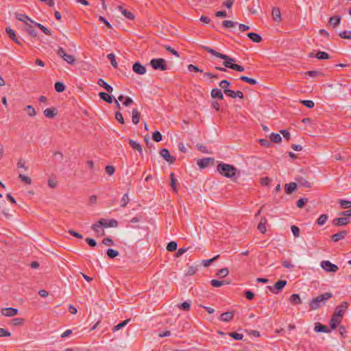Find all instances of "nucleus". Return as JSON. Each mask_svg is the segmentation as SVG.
I'll list each match as a JSON object with an SVG mask.
<instances>
[{
	"label": "nucleus",
	"mask_w": 351,
	"mask_h": 351,
	"mask_svg": "<svg viewBox=\"0 0 351 351\" xmlns=\"http://www.w3.org/2000/svg\"><path fill=\"white\" fill-rule=\"evenodd\" d=\"M341 317L333 315L330 320V326L332 329H335L337 325L340 323Z\"/></svg>",
	"instance_id": "nucleus-24"
},
{
	"label": "nucleus",
	"mask_w": 351,
	"mask_h": 351,
	"mask_svg": "<svg viewBox=\"0 0 351 351\" xmlns=\"http://www.w3.org/2000/svg\"><path fill=\"white\" fill-rule=\"evenodd\" d=\"M19 178L27 184H30L32 182L30 178L23 174H19Z\"/></svg>",
	"instance_id": "nucleus-58"
},
{
	"label": "nucleus",
	"mask_w": 351,
	"mask_h": 351,
	"mask_svg": "<svg viewBox=\"0 0 351 351\" xmlns=\"http://www.w3.org/2000/svg\"><path fill=\"white\" fill-rule=\"evenodd\" d=\"M24 322L23 318H15L11 321V324L15 326H21Z\"/></svg>",
	"instance_id": "nucleus-46"
},
{
	"label": "nucleus",
	"mask_w": 351,
	"mask_h": 351,
	"mask_svg": "<svg viewBox=\"0 0 351 351\" xmlns=\"http://www.w3.org/2000/svg\"><path fill=\"white\" fill-rule=\"evenodd\" d=\"M349 223V220L344 216L342 217L337 218L335 220V224L336 226H344Z\"/></svg>",
	"instance_id": "nucleus-23"
},
{
	"label": "nucleus",
	"mask_w": 351,
	"mask_h": 351,
	"mask_svg": "<svg viewBox=\"0 0 351 351\" xmlns=\"http://www.w3.org/2000/svg\"><path fill=\"white\" fill-rule=\"evenodd\" d=\"M57 53L60 56L65 62L69 64H72L75 61V58L72 55L68 54L62 48H59L57 51Z\"/></svg>",
	"instance_id": "nucleus-5"
},
{
	"label": "nucleus",
	"mask_w": 351,
	"mask_h": 351,
	"mask_svg": "<svg viewBox=\"0 0 351 351\" xmlns=\"http://www.w3.org/2000/svg\"><path fill=\"white\" fill-rule=\"evenodd\" d=\"M270 139L274 143H279L281 141V136L279 134L271 133L270 135Z\"/></svg>",
	"instance_id": "nucleus-40"
},
{
	"label": "nucleus",
	"mask_w": 351,
	"mask_h": 351,
	"mask_svg": "<svg viewBox=\"0 0 351 351\" xmlns=\"http://www.w3.org/2000/svg\"><path fill=\"white\" fill-rule=\"evenodd\" d=\"M300 102L308 108H312L314 107V102L311 100H302Z\"/></svg>",
	"instance_id": "nucleus-59"
},
{
	"label": "nucleus",
	"mask_w": 351,
	"mask_h": 351,
	"mask_svg": "<svg viewBox=\"0 0 351 351\" xmlns=\"http://www.w3.org/2000/svg\"><path fill=\"white\" fill-rule=\"evenodd\" d=\"M8 35L9 36V37L12 40H14L16 44L18 45H21V42L18 40V38H16V36L15 34V32L12 29V28H10V27H7L6 29H5Z\"/></svg>",
	"instance_id": "nucleus-15"
},
{
	"label": "nucleus",
	"mask_w": 351,
	"mask_h": 351,
	"mask_svg": "<svg viewBox=\"0 0 351 351\" xmlns=\"http://www.w3.org/2000/svg\"><path fill=\"white\" fill-rule=\"evenodd\" d=\"M100 98H101L104 101L111 104L112 102V99L111 96H110L108 93L101 92L99 94Z\"/></svg>",
	"instance_id": "nucleus-35"
},
{
	"label": "nucleus",
	"mask_w": 351,
	"mask_h": 351,
	"mask_svg": "<svg viewBox=\"0 0 351 351\" xmlns=\"http://www.w3.org/2000/svg\"><path fill=\"white\" fill-rule=\"evenodd\" d=\"M97 84L99 86H103L108 93H112L113 91L112 87L108 84L103 79H99L97 81Z\"/></svg>",
	"instance_id": "nucleus-17"
},
{
	"label": "nucleus",
	"mask_w": 351,
	"mask_h": 351,
	"mask_svg": "<svg viewBox=\"0 0 351 351\" xmlns=\"http://www.w3.org/2000/svg\"><path fill=\"white\" fill-rule=\"evenodd\" d=\"M332 295L330 293H325L315 298H313L309 305L313 310H317L324 306L326 302L332 298Z\"/></svg>",
	"instance_id": "nucleus-1"
},
{
	"label": "nucleus",
	"mask_w": 351,
	"mask_h": 351,
	"mask_svg": "<svg viewBox=\"0 0 351 351\" xmlns=\"http://www.w3.org/2000/svg\"><path fill=\"white\" fill-rule=\"evenodd\" d=\"M160 155L169 163H173L175 160L174 158L170 155L169 152L166 149H162L161 150Z\"/></svg>",
	"instance_id": "nucleus-13"
},
{
	"label": "nucleus",
	"mask_w": 351,
	"mask_h": 351,
	"mask_svg": "<svg viewBox=\"0 0 351 351\" xmlns=\"http://www.w3.org/2000/svg\"><path fill=\"white\" fill-rule=\"evenodd\" d=\"M25 111L27 114L30 117H34L36 115V111L32 106L28 105L25 108Z\"/></svg>",
	"instance_id": "nucleus-39"
},
{
	"label": "nucleus",
	"mask_w": 351,
	"mask_h": 351,
	"mask_svg": "<svg viewBox=\"0 0 351 351\" xmlns=\"http://www.w3.org/2000/svg\"><path fill=\"white\" fill-rule=\"evenodd\" d=\"M104 227L101 224L99 223V221L97 223L93 224L91 226V229L97 234L98 236H104L105 234V232L104 230Z\"/></svg>",
	"instance_id": "nucleus-11"
},
{
	"label": "nucleus",
	"mask_w": 351,
	"mask_h": 351,
	"mask_svg": "<svg viewBox=\"0 0 351 351\" xmlns=\"http://www.w3.org/2000/svg\"><path fill=\"white\" fill-rule=\"evenodd\" d=\"M315 331L317 332H328L329 330L326 326L322 325L319 323H316L315 326Z\"/></svg>",
	"instance_id": "nucleus-19"
},
{
	"label": "nucleus",
	"mask_w": 351,
	"mask_h": 351,
	"mask_svg": "<svg viewBox=\"0 0 351 351\" xmlns=\"http://www.w3.org/2000/svg\"><path fill=\"white\" fill-rule=\"evenodd\" d=\"M118 9L121 11V14L126 18L131 19V20L134 19V16L133 14L131 13L130 11H128V10L123 9L121 6L118 7Z\"/></svg>",
	"instance_id": "nucleus-32"
},
{
	"label": "nucleus",
	"mask_w": 351,
	"mask_h": 351,
	"mask_svg": "<svg viewBox=\"0 0 351 351\" xmlns=\"http://www.w3.org/2000/svg\"><path fill=\"white\" fill-rule=\"evenodd\" d=\"M55 89L58 93H62L64 90L65 86L62 82H56L55 84Z\"/></svg>",
	"instance_id": "nucleus-50"
},
{
	"label": "nucleus",
	"mask_w": 351,
	"mask_h": 351,
	"mask_svg": "<svg viewBox=\"0 0 351 351\" xmlns=\"http://www.w3.org/2000/svg\"><path fill=\"white\" fill-rule=\"evenodd\" d=\"M226 95L232 98H236V97H239L241 99L243 98V93L240 90L234 92V90H230V89H226Z\"/></svg>",
	"instance_id": "nucleus-14"
},
{
	"label": "nucleus",
	"mask_w": 351,
	"mask_h": 351,
	"mask_svg": "<svg viewBox=\"0 0 351 351\" xmlns=\"http://www.w3.org/2000/svg\"><path fill=\"white\" fill-rule=\"evenodd\" d=\"M266 223H267L266 218L262 217L260 223L258 225V229L261 233H265L266 232Z\"/></svg>",
	"instance_id": "nucleus-21"
},
{
	"label": "nucleus",
	"mask_w": 351,
	"mask_h": 351,
	"mask_svg": "<svg viewBox=\"0 0 351 351\" xmlns=\"http://www.w3.org/2000/svg\"><path fill=\"white\" fill-rule=\"evenodd\" d=\"M237 24V22H234L232 21L226 20V21H223V25L226 28L234 27V26H236Z\"/></svg>",
	"instance_id": "nucleus-44"
},
{
	"label": "nucleus",
	"mask_w": 351,
	"mask_h": 351,
	"mask_svg": "<svg viewBox=\"0 0 351 351\" xmlns=\"http://www.w3.org/2000/svg\"><path fill=\"white\" fill-rule=\"evenodd\" d=\"M240 79L242 80V81H244L247 83H249L250 84H252V85H255L257 82H256V80L255 79H253V78H250L247 76H244V75H242Z\"/></svg>",
	"instance_id": "nucleus-38"
},
{
	"label": "nucleus",
	"mask_w": 351,
	"mask_h": 351,
	"mask_svg": "<svg viewBox=\"0 0 351 351\" xmlns=\"http://www.w3.org/2000/svg\"><path fill=\"white\" fill-rule=\"evenodd\" d=\"M57 184L58 182L54 178H50L48 180V185L51 188H55L57 186Z\"/></svg>",
	"instance_id": "nucleus-64"
},
{
	"label": "nucleus",
	"mask_w": 351,
	"mask_h": 351,
	"mask_svg": "<svg viewBox=\"0 0 351 351\" xmlns=\"http://www.w3.org/2000/svg\"><path fill=\"white\" fill-rule=\"evenodd\" d=\"M217 169L218 172L223 176L226 178H233L237 172L236 168L228 164L220 163L217 165Z\"/></svg>",
	"instance_id": "nucleus-2"
},
{
	"label": "nucleus",
	"mask_w": 351,
	"mask_h": 351,
	"mask_svg": "<svg viewBox=\"0 0 351 351\" xmlns=\"http://www.w3.org/2000/svg\"><path fill=\"white\" fill-rule=\"evenodd\" d=\"M107 58L110 61L112 66L114 68L117 66V63L115 60V56L113 53H110L107 56Z\"/></svg>",
	"instance_id": "nucleus-49"
},
{
	"label": "nucleus",
	"mask_w": 351,
	"mask_h": 351,
	"mask_svg": "<svg viewBox=\"0 0 351 351\" xmlns=\"http://www.w3.org/2000/svg\"><path fill=\"white\" fill-rule=\"evenodd\" d=\"M230 283V281L228 280H212L210 281V284L212 286L215 287H219L224 285H228Z\"/></svg>",
	"instance_id": "nucleus-28"
},
{
	"label": "nucleus",
	"mask_w": 351,
	"mask_h": 351,
	"mask_svg": "<svg viewBox=\"0 0 351 351\" xmlns=\"http://www.w3.org/2000/svg\"><path fill=\"white\" fill-rule=\"evenodd\" d=\"M286 285V280H279L276 282L274 286H268L267 289H269V291L271 292L277 293L279 291H281Z\"/></svg>",
	"instance_id": "nucleus-8"
},
{
	"label": "nucleus",
	"mask_w": 351,
	"mask_h": 351,
	"mask_svg": "<svg viewBox=\"0 0 351 351\" xmlns=\"http://www.w3.org/2000/svg\"><path fill=\"white\" fill-rule=\"evenodd\" d=\"M210 95L213 98H218L221 100L223 99V95L221 90L219 88H213L211 90Z\"/></svg>",
	"instance_id": "nucleus-16"
},
{
	"label": "nucleus",
	"mask_w": 351,
	"mask_h": 351,
	"mask_svg": "<svg viewBox=\"0 0 351 351\" xmlns=\"http://www.w3.org/2000/svg\"><path fill=\"white\" fill-rule=\"evenodd\" d=\"M347 234V232L346 230L341 231L339 233L335 234L332 235V240L335 242L339 241L340 239H343Z\"/></svg>",
	"instance_id": "nucleus-29"
},
{
	"label": "nucleus",
	"mask_w": 351,
	"mask_h": 351,
	"mask_svg": "<svg viewBox=\"0 0 351 351\" xmlns=\"http://www.w3.org/2000/svg\"><path fill=\"white\" fill-rule=\"evenodd\" d=\"M291 232H292L293 234L295 237H299V236H300V229L297 226H292L291 227Z\"/></svg>",
	"instance_id": "nucleus-62"
},
{
	"label": "nucleus",
	"mask_w": 351,
	"mask_h": 351,
	"mask_svg": "<svg viewBox=\"0 0 351 351\" xmlns=\"http://www.w3.org/2000/svg\"><path fill=\"white\" fill-rule=\"evenodd\" d=\"M315 56L319 60H326L329 58L328 54L324 51H318Z\"/></svg>",
	"instance_id": "nucleus-41"
},
{
	"label": "nucleus",
	"mask_w": 351,
	"mask_h": 351,
	"mask_svg": "<svg viewBox=\"0 0 351 351\" xmlns=\"http://www.w3.org/2000/svg\"><path fill=\"white\" fill-rule=\"evenodd\" d=\"M348 307V304L346 302H343L340 305L337 306L335 310L334 315L336 316H339L340 317H342L344 312Z\"/></svg>",
	"instance_id": "nucleus-10"
},
{
	"label": "nucleus",
	"mask_w": 351,
	"mask_h": 351,
	"mask_svg": "<svg viewBox=\"0 0 351 351\" xmlns=\"http://www.w3.org/2000/svg\"><path fill=\"white\" fill-rule=\"evenodd\" d=\"M339 36L345 39H351V31H344L339 34Z\"/></svg>",
	"instance_id": "nucleus-55"
},
{
	"label": "nucleus",
	"mask_w": 351,
	"mask_h": 351,
	"mask_svg": "<svg viewBox=\"0 0 351 351\" xmlns=\"http://www.w3.org/2000/svg\"><path fill=\"white\" fill-rule=\"evenodd\" d=\"M170 180H171V183H170L171 186L173 189V191L176 193L178 191V190H177V182H178V181L176 179L175 176H174V174L173 173H171L170 174Z\"/></svg>",
	"instance_id": "nucleus-33"
},
{
	"label": "nucleus",
	"mask_w": 351,
	"mask_h": 351,
	"mask_svg": "<svg viewBox=\"0 0 351 351\" xmlns=\"http://www.w3.org/2000/svg\"><path fill=\"white\" fill-rule=\"evenodd\" d=\"M272 16L276 21L280 22L281 21V14L280 9L278 8H274L272 9Z\"/></svg>",
	"instance_id": "nucleus-20"
},
{
	"label": "nucleus",
	"mask_w": 351,
	"mask_h": 351,
	"mask_svg": "<svg viewBox=\"0 0 351 351\" xmlns=\"http://www.w3.org/2000/svg\"><path fill=\"white\" fill-rule=\"evenodd\" d=\"M19 313V310L17 308L8 307V308H3L1 309V314L2 315L5 317H14L16 315Z\"/></svg>",
	"instance_id": "nucleus-9"
},
{
	"label": "nucleus",
	"mask_w": 351,
	"mask_h": 351,
	"mask_svg": "<svg viewBox=\"0 0 351 351\" xmlns=\"http://www.w3.org/2000/svg\"><path fill=\"white\" fill-rule=\"evenodd\" d=\"M17 167H18V168L24 169L25 171H27L28 169V168L25 166V162L22 159H20L18 161Z\"/></svg>",
	"instance_id": "nucleus-63"
},
{
	"label": "nucleus",
	"mask_w": 351,
	"mask_h": 351,
	"mask_svg": "<svg viewBox=\"0 0 351 351\" xmlns=\"http://www.w3.org/2000/svg\"><path fill=\"white\" fill-rule=\"evenodd\" d=\"M44 115L48 118H53L56 114L55 108H47L43 112Z\"/></svg>",
	"instance_id": "nucleus-27"
},
{
	"label": "nucleus",
	"mask_w": 351,
	"mask_h": 351,
	"mask_svg": "<svg viewBox=\"0 0 351 351\" xmlns=\"http://www.w3.org/2000/svg\"><path fill=\"white\" fill-rule=\"evenodd\" d=\"M330 23L333 25L334 26H337L339 24L341 21L340 16H332L330 19Z\"/></svg>",
	"instance_id": "nucleus-48"
},
{
	"label": "nucleus",
	"mask_w": 351,
	"mask_h": 351,
	"mask_svg": "<svg viewBox=\"0 0 351 351\" xmlns=\"http://www.w3.org/2000/svg\"><path fill=\"white\" fill-rule=\"evenodd\" d=\"M37 27H38L45 34L49 35L50 31L44 27L43 25L38 23H34Z\"/></svg>",
	"instance_id": "nucleus-60"
},
{
	"label": "nucleus",
	"mask_w": 351,
	"mask_h": 351,
	"mask_svg": "<svg viewBox=\"0 0 351 351\" xmlns=\"http://www.w3.org/2000/svg\"><path fill=\"white\" fill-rule=\"evenodd\" d=\"M176 248H177V243L175 241H171V242L169 243L167 246V250L169 252H173L176 250Z\"/></svg>",
	"instance_id": "nucleus-52"
},
{
	"label": "nucleus",
	"mask_w": 351,
	"mask_h": 351,
	"mask_svg": "<svg viewBox=\"0 0 351 351\" xmlns=\"http://www.w3.org/2000/svg\"><path fill=\"white\" fill-rule=\"evenodd\" d=\"M297 188V184L295 182H291L285 184V191L287 194H290L293 192Z\"/></svg>",
	"instance_id": "nucleus-22"
},
{
	"label": "nucleus",
	"mask_w": 351,
	"mask_h": 351,
	"mask_svg": "<svg viewBox=\"0 0 351 351\" xmlns=\"http://www.w3.org/2000/svg\"><path fill=\"white\" fill-rule=\"evenodd\" d=\"M204 49L206 50L208 53H210V54L217 57V58H219L221 59H223L224 60V62H223V64L224 66L226 67H228V68H230L232 69V66L233 64H234L233 62H235L234 59L226 56V55H224V54H222L221 53H219L216 51H215L214 49H213L212 48L210 47H204Z\"/></svg>",
	"instance_id": "nucleus-3"
},
{
	"label": "nucleus",
	"mask_w": 351,
	"mask_h": 351,
	"mask_svg": "<svg viewBox=\"0 0 351 351\" xmlns=\"http://www.w3.org/2000/svg\"><path fill=\"white\" fill-rule=\"evenodd\" d=\"M132 70L138 75H143L146 73V68L139 62H135L133 64Z\"/></svg>",
	"instance_id": "nucleus-12"
},
{
	"label": "nucleus",
	"mask_w": 351,
	"mask_h": 351,
	"mask_svg": "<svg viewBox=\"0 0 351 351\" xmlns=\"http://www.w3.org/2000/svg\"><path fill=\"white\" fill-rule=\"evenodd\" d=\"M296 180L298 182V184L302 186H305V187H311V183L302 177L296 178Z\"/></svg>",
	"instance_id": "nucleus-31"
},
{
	"label": "nucleus",
	"mask_w": 351,
	"mask_h": 351,
	"mask_svg": "<svg viewBox=\"0 0 351 351\" xmlns=\"http://www.w3.org/2000/svg\"><path fill=\"white\" fill-rule=\"evenodd\" d=\"M153 139L156 142H160L162 140V135H161V134L159 132H158V131L154 132V134H153Z\"/></svg>",
	"instance_id": "nucleus-61"
},
{
	"label": "nucleus",
	"mask_w": 351,
	"mask_h": 351,
	"mask_svg": "<svg viewBox=\"0 0 351 351\" xmlns=\"http://www.w3.org/2000/svg\"><path fill=\"white\" fill-rule=\"evenodd\" d=\"M321 267L327 272L335 273L338 270L337 265L332 264L329 261H323L320 263Z\"/></svg>",
	"instance_id": "nucleus-6"
},
{
	"label": "nucleus",
	"mask_w": 351,
	"mask_h": 351,
	"mask_svg": "<svg viewBox=\"0 0 351 351\" xmlns=\"http://www.w3.org/2000/svg\"><path fill=\"white\" fill-rule=\"evenodd\" d=\"M129 202H130V198H129L128 195L126 193V194L123 195V196L121 198V206L124 208L127 206V204H128Z\"/></svg>",
	"instance_id": "nucleus-45"
},
{
	"label": "nucleus",
	"mask_w": 351,
	"mask_h": 351,
	"mask_svg": "<svg viewBox=\"0 0 351 351\" xmlns=\"http://www.w3.org/2000/svg\"><path fill=\"white\" fill-rule=\"evenodd\" d=\"M210 162H211V158H206L198 160L197 163V165L200 168H205L208 166V165L210 163Z\"/></svg>",
	"instance_id": "nucleus-18"
},
{
	"label": "nucleus",
	"mask_w": 351,
	"mask_h": 351,
	"mask_svg": "<svg viewBox=\"0 0 351 351\" xmlns=\"http://www.w3.org/2000/svg\"><path fill=\"white\" fill-rule=\"evenodd\" d=\"M150 64L156 70H160V71L167 70L165 60L162 58L152 59L150 61Z\"/></svg>",
	"instance_id": "nucleus-4"
},
{
	"label": "nucleus",
	"mask_w": 351,
	"mask_h": 351,
	"mask_svg": "<svg viewBox=\"0 0 351 351\" xmlns=\"http://www.w3.org/2000/svg\"><path fill=\"white\" fill-rule=\"evenodd\" d=\"M290 300H291V302H293L294 304H301L302 303V300H301L299 295L296 294V293L293 294L291 296Z\"/></svg>",
	"instance_id": "nucleus-42"
},
{
	"label": "nucleus",
	"mask_w": 351,
	"mask_h": 351,
	"mask_svg": "<svg viewBox=\"0 0 351 351\" xmlns=\"http://www.w3.org/2000/svg\"><path fill=\"white\" fill-rule=\"evenodd\" d=\"M247 36L253 42L256 43H260L261 41V40H262L261 36L259 34H256V33H253V32L247 34Z\"/></svg>",
	"instance_id": "nucleus-26"
},
{
	"label": "nucleus",
	"mask_w": 351,
	"mask_h": 351,
	"mask_svg": "<svg viewBox=\"0 0 351 351\" xmlns=\"http://www.w3.org/2000/svg\"><path fill=\"white\" fill-rule=\"evenodd\" d=\"M339 203L343 208H348L351 207V201L339 199Z\"/></svg>",
	"instance_id": "nucleus-47"
},
{
	"label": "nucleus",
	"mask_w": 351,
	"mask_h": 351,
	"mask_svg": "<svg viewBox=\"0 0 351 351\" xmlns=\"http://www.w3.org/2000/svg\"><path fill=\"white\" fill-rule=\"evenodd\" d=\"M327 219H328L327 215H322L319 216V217L317 219V223L319 226H322V225H324L326 223Z\"/></svg>",
	"instance_id": "nucleus-56"
},
{
	"label": "nucleus",
	"mask_w": 351,
	"mask_h": 351,
	"mask_svg": "<svg viewBox=\"0 0 351 351\" xmlns=\"http://www.w3.org/2000/svg\"><path fill=\"white\" fill-rule=\"evenodd\" d=\"M99 223L101 224V226L104 228H117L118 226L117 221L114 219H108L102 218L99 220Z\"/></svg>",
	"instance_id": "nucleus-7"
},
{
	"label": "nucleus",
	"mask_w": 351,
	"mask_h": 351,
	"mask_svg": "<svg viewBox=\"0 0 351 351\" xmlns=\"http://www.w3.org/2000/svg\"><path fill=\"white\" fill-rule=\"evenodd\" d=\"M229 271L227 268H223L218 271L217 276L219 277L223 278L228 275Z\"/></svg>",
	"instance_id": "nucleus-53"
},
{
	"label": "nucleus",
	"mask_w": 351,
	"mask_h": 351,
	"mask_svg": "<svg viewBox=\"0 0 351 351\" xmlns=\"http://www.w3.org/2000/svg\"><path fill=\"white\" fill-rule=\"evenodd\" d=\"M219 257V255H217L215 256H214L213 258H210V259H206V260H203L202 261V265L204 266V267H208V265H210V264L211 263H213L214 261H215L216 259H217Z\"/></svg>",
	"instance_id": "nucleus-54"
},
{
	"label": "nucleus",
	"mask_w": 351,
	"mask_h": 351,
	"mask_svg": "<svg viewBox=\"0 0 351 351\" xmlns=\"http://www.w3.org/2000/svg\"><path fill=\"white\" fill-rule=\"evenodd\" d=\"M129 144L133 149L137 150L139 152H142L141 146L137 142L130 139L129 141Z\"/></svg>",
	"instance_id": "nucleus-36"
},
{
	"label": "nucleus",
	"mask_w": 351,
	"mask_h": 351,
	"mask_svg": "<svg viewBox=\"0 0 351 351\" xmlns=\"http://www.w3.org/2000/svg\"><path fill=\"white\" fill-rule=\"evenodd\" d=\"M230 85V82L228 80H222L219 83V86L224 90V93L226 94V89H228V86Z\"/></svg>",
	"instance_id": "nucleus-57"
},
{
	"label": "nucleus",
	"mask_w": 351,
	"mask_h": 351,
	"mask_svg": "<svg viewBox=\"0 0 351 351\" xmlns=\"http://www.w3.org/2000/svg\"><path fill=\"white\" fill-rule=\"evenodd\" d=\"M130 319H128L123 321L120 324H117V326H115L114 327L113 331L114 332V331H118V330H121V328H123L128 324V323L130 322Z\"/></svg>",
	"instance_id": "nucleus-37"
},
{
	"label": "nucleus",
	"mask_w": 351,
	"mask_h": 351,
	"mask_svg": "<svg viewBox=\"0 0 351 351\" xmlns=\"http://www.w3.org/2000/svg\"><path fill=\"white\" fill-rule=\"evenodd\" d=\"M140 112L137 109H133L132 110V122L134 124H137L139 122Z\"/></svg>",
	"instance_id": "nucleus-34"
},
{
	"label": "nucleus",
	"mask_w": 351,
	"mask_h": 351,
	"mask_svg": "<svg viewBox=\"0 0 351 351\" xmlns=\"http://www.w3.org/2000/svg\"><path fill=\"white\" fill-rule=\"evenodd\" d=\"M119 254V252L115 250L108 249L107 250V255L110 258H114V257L117 256Z\"/></svg>",
	"instance_id": "nucleus-51"
},
{
	"label": "nucleus",
	"mask_w": 351,
	"mask_h": 351,
	"mask_svg": "<svg viewBox=\"0 0 351 351\" xmlns=\"http://www.w3.org/2000/svg\"><path fill=\"white\" fill-rule=\"evenodd\" d=\"M178 307L180 309L184 310V311H189L191 307V302H184L183 303H181L178 305Z\"/></svg>",
	"instance_id": "nucleus-43"
},
{
	"label": "nucleus",
	"mask_w": 351,
	"mask_h": 351,
	"mask_svg": "<svg viewBox=\"0 0 351 351\" xmlns=\"http://www.w3.org/2000/svg\"><path fill=\"white\" fill-rule=\"evenodd\" d=\"M16 18L19 21L24 22L26 25H28V22H30L31 23H34L29 17L24 14H17Z\"/></svg>",
	"instance_id": "nucleus-25"
},
{
	"label": "nucleus",
	"mask_w": 351,
	"mask_h": 351,
	"mask_svg": "<svg viewBox=\"0 0 351 351\" xmlns=\"http://www.w3.org/2000/svg\"><path fill=\"white\" fill-rule=\"evenodd\" d=\"M233 317L232 312H226L221 315V320L225 322H227L232 319Z\"/></svg>",
	"instance_id": "nucleus-30"
}]
</instances>
